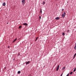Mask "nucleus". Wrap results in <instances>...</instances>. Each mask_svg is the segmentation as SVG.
I'll use <instances>...</instances> for the list:
<instances>
[{"label": "nucleus", "instance_id": "obj_1", "mask_svg": "<svg viewBox=\"0 0 76 76\" xmlns=\"http://www.w3.org/2000/svg\"><path fill=\"white\" fill-rule=\"evenodd\" d=\"M62 18H64V17H65V16H66V12H64V13L62 15Z\"/></svg>", "mask_w": 76, "mask_h": 76}, {"label": "nucleus", "instance_id": "obj_2", "mask_svg": "<svg viewBox=\"0 0 76 76\" xmlns=\"http://www.w3.org/2000/svg\"><path fill=\"white\" fill-rule=\"evenodd\" d=\"M59 67H60V65H58V66L56 69V71H58V69H59Z\"/></svg>", "mask_w": 76, "mask_h": 76}, {"label": "nucleus", "instance_id": "obj_3", "mask_svg": "<svg viewBox=\"0 0 76 76\" xmlns=\"http://www.w3.org/2000/svg\"><path fill=\"white\" fill-rule=\"evenodd\" d=\"M22 2L23 3V4L24 5V4H25V0H22Z\"/></svg>", "mask_w": 76, "mask_h": 76}, {"label": "nucleus", "instance_id": "obj_4", "mask_svg": "<svg viewBox=\"0 0 76 76\" xmlns=\"http://www.w3.org/2000/svg\"><path fill=\"white\" fill-rule=\"evenodd\" d=\"M23 25H25V26H27V25H28V24H27V23H23Z\"/></svg>", "mask_w": 76, "mask_h": 76}, {"label": "nucleus", "instance_id": "obj_5", "mask_svg": "<svg viewBox=\"0 0 76 76\" xmlns=\"http://www.w3.org/2000/svg\"><path fill=\"white\" fill-rule=\"evenodd\" d=\"M30 63V61H28L26 62V64L27 65V64H29Z\"/></svg>", "mask_w": 76, "mask_h": 76}, {"label": "nucleus", "instance_id": "obj_6", "mask_svg": "<svg viewBox=\"0 0 76 76\" xmlns=\"http://www.w3.org/2000/svg\"><path fill=\"white\" fill-rule=\"evenodd\" d=\"M56 20H58V19H60V18L59 17H57L56 18Z\"/></svg>", "mask_w": 76, "mask_h": 76}, {"label": "nucleus", "instance_id": "obj_7", "mask_svg": "<svg viewBox=\"0 0 76 76\" xmlns=\"http://www.w3.org/2000/svg\"><path fill=\"white\" fill-rule=\"evenodd\" d=\"M16 40H17V38H16L12 42H15V41H16Z\"/></svg>", "mask_w": 76, "mask_h": 76}, {"label": "nucleus", "instance_id": "obj_8", "mask_svg": "<svg viewBox=\"0 0 76 76\" xmlns=\"http://www.w3.org/2000/svg\"><path fill=\"white\" fill-rule=\"evenodd\" d=\"M3 6H6V3L4 2L3 3Z\"/></svg>", "mask_w": 76, "mask_h": 76}, {"label": "nucleus", "instance_id": "obj_9", "mask_svg": "<svg viewBox=\"0 0 76 76\" xmlns=\"http://www.w3.org/2000/svg\"><path fill=\"white\" fill-rule=\"evenodd\" d=\"M76 53L74 54L73 58H75V57H76Z\"/></svg>", "mask_w": 76, "mask_h": 76}, {"label": "nucleus", "instance_id": "obj_10", "mask_svg": "<svg viewBox=\"0 0 76 76\" xmlns=\"http://www.w3.org/2000/svg\"><path fill=\"white\" fill-rule=\"evenodd\" d=\"M18 74H20V71H18Z\"/></svg>", "mask_w": 76, "mask_h": 76}, {"label": "nucleus", "instance_id": "obj_11", "mask_svg": "<svg viewBox=\"0 0 76 76\" xmlns=\"http://www.w3.org/2000/svg\"><path fill=\"white\" fill-rule=\"evenodd\" d=\"M76 72V68H75L74 70H73V72Z\"/></svg>", "mask_w": 76, "mask_h": 76}, {"label": "nucleus", "instance_id": "obj_12", "mask_svg": "<svg viewBox=\"0 0 76 76\" xmlns=\"http://www.w3.org/2000/svg\"><path fill=\"white\" fill-rule=\"evenodd\" d=\"M40 13L41 14L42 13V10L41 9L40 10Z\"/></svg>", "mask_w": 76, "mask_h": 76}, {"label": "nucleus", "instance_id": "obj_13", "mask_svg": "<svg viewBox=\"0 0 76 76\" xmlns=\"http://www.w3.org/2000/svg\"><path fill=\"white\" fill-rule=\"evenodd\" d=\"M21 27H22V26H20L19 27V29H20V28H21Z\"/></svg>", "mask_w": 76, "mask_h": 76}, {"label": "nucleus", "instance_id": "obj_14", "mask_svg": "<svg viewBox=\"0 0 76 76\" xmlns=\"http://www.w3.org/2000/svg\"><path fill=\"white\" fill-rule=\"evenodd\" d=\"M73 73V72H71L70 73V74L71 75H72V74Z\"/></svg>", "mask_w": 76, "mask_h": 76}, {"label": "nucleus", "instance_id": "obj_15", "mask_svg": "<svg viewBox=\"0 0 76 76\" xmlns=\"http://www.w3.org/2000/svg\"><path fill=\"white\" fill-rule=\"evenodd\" d=\"M45 2H43L42 3V4H45Z\"/></svg>", "mask_w": 76, "mask_h": 76}, {"label": "nucleus", "instance_id": "obj_16", "mask_svg": "<svg viewBox=\"0 0 76 76\" xmlns=\"http://www.w3.org/2000/svg\"><path fill=\"white\" fill-rule=\"evenodd\" d=\"M74 48H75V50H76V45H75V46L74 47Z\"/></svg>", "mask_w": 76, "mask_h": 76}, {"label": "nucleus", "instance_id": "obj_17", "mask_svg": "<svg viewBox=\"0 0 76 76\" xmlns=\"http://www.w3.org/2000/svg\"><path fill=\"white\" fill-rule=\"evenodd\" d=\"M38 37H37V38H36V40H35V41H37V39H38Z\"/></svg>", "mask_w": 76, "mask_h": 76}, {"label": "nucleus", "instance_id": "obj_18", "mask_svg": "<svg viewBox=\"0 0 76 76\" xmlns=\"http://www.w3.org/2000/svg\"><path fill=\"white\" fill-rule=\"evenodd\" d=\"M65 35V34L64 33H62V35Z\"/></svg>", "mask_w": 76, "mask_h": 76}, {"label": "nucleus", "instance_id": "obj_19", "mask_svg": "<svg viewBox=\"0 0 76 76\" xmlns=\"http://www.w3.org/2000/svg\"><path fill=\"white\" fill-rule=\"evenodd\" d=\"M64 69H65V67H64L63 68V70H64Z\"/></svg>", "mask_w": 76, "mask_h": 76}, {"label": "nucleus", "instance_id": "obj_20", "mask_svg": "<svg viewBox=\"0 0 76 76\" xmlns=\"http://www.w3.org/2000/svg\"><path fill=\"white\" fill-rule=\"evenodd\" d=\"M63 73H62V74H61L60 76H63Z\"/></svg>", "mask_w": 76, "mask_h": 76}, {"label": "nucleus", "instance_id": "obj_21", "mask_svg": "<svg viewBox=\"0 0 76 76\" xmlns=\"http://www.w3.org/2000/svg\"><path fill=\"white\" fill-rule=\"evenodd\" d=\"M39 18L40 19H41V16H39Z\"/></svg>", "mask_w": 76, "mask_h": 76}, {"label": "nucleus", "instance_id": "obj_22", "mask_svg": "<svg viewBox=\"0 0 76 76\" xmlns=\"http://www.w3.org/2000/svg\"><path fill=\"white\" fill-rule=\"evenodd\" d=\"M64 10V9H62V11H63V10Z\"/></svg>", "mask_w": 76, "mask_h": 76}, {"label": "nucleus", "instance_id": "obj_23", "mask_svg": "<svg viewBox=\"0 0 76 76\" xmlns=\"http://www.w3.org/2000/svg\"><path fill=\"white\" fill-rule=\"evenodd\" d=\"M28 76H31V75H29Z\"/></svg>", "mask_w": 76, "mask_h": 76}, {"label": "nucleus", "instance_id": "obj_24", "mask_svg": "<svg viewBox=\"0 0 76 76\" xmlns=\"http://www.w3.org/2000/svg\"><path fill=\"white\" fill-rule=\"evenodd\" d=\"M69 31H70V30H68V32H69Z\"/></svg>", "mask_w": 76, "mask_h": 76}, {"label": "nucleus", "instance_id": "obj_25", "mask_svg": "<svg viewBox=\"0 0 76 76\" xmlns=\"http://www.w3.org/2000/svg\"><path fill=\"white\" fill-rule=\"evenodd\" d=\"M7 24H8V23H7Z\"/></svg>", "mask_w": 76, "mask_h": 76}]
</instances>
